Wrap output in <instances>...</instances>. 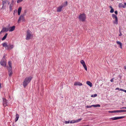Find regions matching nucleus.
Segmentation results:
<instances>
[{"label":"nucleus","mask_w":126,"mask_h":126,"mask_svg":"<svg viewBox=\"0 0 126 126\" xmlns=\"http://www.w3.org/2000/svg\"><path fill=\"white\" fill-rule=\"evenodd\" d=\"M3 106L5 107L7 105V101L4 98H3Z\"/></svg>","instance_id":"9b49d317"},{"label":"nucleus","mask_w":126,"mask_h":126,"mask_svg":"<svg viewBox=\"0 0 126 126\" xmlns=\"http://www.w3.org/2000/svg\"><path fill=\"white\" fill-rule=\"evenodd\" d=\"M7 35L8 33H6L4 36V37L2 38V40H5L6 39Z\"/></svg>","instance_id":"a211bd4d"},{"label":"nucleus","mask_w":126,"mask_h":126,"mask_svg":"<svg viewBox=\"0 0 126 126\" xmlns=\"http://www.w3.org/2000/svg\"><path fill=\"white\" fill-rule=\"evenodd\" d=\"M92 107H100V105L99 104L93 105H92Z\"/></svg>","instance_id":"aec40b11"},{"label":"nucleus","mask_w":126,"mask_h":126,"mask_svg":"<svg viewBox=\"0 0 126 126\" xmlns=\"http://www.w3.org/2000/svg\"><path fill=\"white\" fill-rule=\"evenodd\" d=\"M23 0H18L17 1V2L18 3L22 1Z\"/></svg>","instance_id":"473e14b6"},{"label":"nucleus","mask_w":126,"mask_h":126,"mask_svg":"<svg viewBox=\"0 0 126 126\" xmlns=\"http://www.w3.org/2000/svg\"><path fill=\"white\" fill-rule=\"evenodd\" d=\"M70 121H65V123L66 124H68L70 123Z\"/></svg>","instance_id":"f704fd0d"},{"label":"nucleus","mask_w":126,"mask_h":126,"mask_svg":"<svg viewBox=\"0 0 126 126\" xmlns=\"http://www.w3.org/2000/svg\"><path fill=\"white\" fill-rule=\"evenodd\" d=\"M15 121H16V118L15 119Z\"/></svg>","instance_id":"09e8293b"},{"label":"nucleus","mask_w":126,"mask_h":126,"mask_svg":"<svg viewBox=\"0 0 126 126\" xmlns=\"http://www.w3.org/2000/svg\"><path fill=\"white\" fill-rule=\"evenodd\" d=\"M25 20V19L24 16V15H22L20 16L18 22L19 23L20 21H24Z\"/></svg>","instance_id":"0eeeda50"},{"label":"nucleus","mask_w":126,"mask_h":126,"mask_svg":"<svg viewBox=\"0 0 126 126\" xmlns=\"http://www.w3.org/2000/svg\"><path fill=\"white\" fill-rule=\"evenodd\" d=\"M1 65L2 66L5 67L6 66V62L3 60H1L0 61Z\"/></svg>","instance_id":"9d476101"},{"label":"nucleus","mask_w":126,"mask_h":126,"mask_svg":"<svg viewBox=\"0 0 126 126\" xmlns=\"http://www.w3.org/2000/svg\"><path fill=\"white\" fill-rule=\"evenodd\" d=\"M124 69H126V65H125L124 66Z\"/></svg>","instance_id":"c03bdc74"},{"label":"nucleus","mask_w":126,"mask_h":126,"mask_svg":"<svg viewBox=\"0 0 126 126\" xmlns=\"http://www.w3.org/2000/svg\"><path fill=\"white\" fill-rule=\"evenodd\" d=\"M26 39L27 40H29L32 39L33 37V35L32 34L31 31L28 30L26 32Z\"/></svg>","instance_id":"f03ea898"},{"label":"nucleus","mask_w":126,"mask_h":126,"mask_svg":"<svg viewBox=\"0 0 126 126\" xmlns=\"http://www.w3.org/2000/svg\"><path fill=\"white\" fill-rule=\"evenodd\" d=\"M117 117V119H122L123 118H124L125 117V116H121V117Z\"/></svg>","instance_id":"bb28decb"},{"label":"nucleus","mask_w":126,"mask_h":126,"mask_svg":"<svg viewBox=\"0 0 126 126\" xmlns=\"http://www.w3.org/2000/svg\"><path fill=\"white\" fill-rule=\"evenodd\" d=\"M119 89H120L119 88H116V89H115L116 90H119Z\"/></svg>","instance_id":"79ce46f5"},{"label":"nucleus","mask_w":126,"mask_h":126,"mask_svg":"<svg viewBox=\"0 0 126 126\" xmlns=\"http://www.w3.org/2000/svg\"><path fill=\"white\" fill-rule=\"evenodd\" d=\"M110 7L111 8L110 11V13H113L114 11L113 9L111 6H110Z\"/></svg>","instance_id":"5701e85b"},{"label":"nucleus","mask_w":126,"mask_h":126,"mask_svg":"<svg viewBox=\"0 0 126 126\" xmlns=\"http://www.w3.org/2000/svg\"><path fill=\"white\" fill-rule=\"evenodd\" d=\"M80 62L82 64L84 63H85L84 61L83 60H81L80 61Z\"/></svg>","instance_id":"c85d7f7f"},{"label":"nucleus","mask_w":126,"mask_h":126,"mask_svg":"<svg viewBox=\"0 0 126 126\" xmlns=\"http://www.w3.org/2000/svg\"><path fill=\"white\" fill-rule=\"evenodd\" d=\"M118 112H126V110H118Z\"/></svg>","instance_id":"412c9836"},{"label":"nucleus","mask_w":126,"mask_h":126,"mask_svg":"<svg viewBox=\"0 0 126 126\" xmlns=\"http://www.w3.org/2000/svg\"><path fill=\"white\" fill-rule=\"evenodd\" d=\"M120 109H126V107H122L120 108Z\"/></svg>","instance_id":"4c0bfd02"},{"label":"nucleus","mask_w":126,"mask_h":126,"mask_svg":"<svg viewBox=\"0 0 126 126\" xmlns=\"http://www.w3.org/2000/svg\"><path fill=\"white\" fill-rule=\"evenodd\" d=\"M116 43L118 45H119L120 47V48L122 49V44L120 42L118 41H116Z\"/></svg>","instance_id":"2eb2a0df"},{"label":"nucleus","mask_w":126,"mask_h":126,"mask_svg":"<svg viewBox=\"0 0 126 126\" xmlns=\"http://www.w3.org/2000/svg\"><path fill=\"white\" fill-rule=\"evenodd\" d=\"M86 84L90 87H92V83L89 81H87Z\"/></svg>","instance_id":"f3484780"},{"label":"nucleus","mask_w":126,"mask_h":126,"mask_svg":"<svg viewBox=\"0 0 126 126\" xmlns=\"http://www.w3.org/2000/svg\"><path fill=\"white\" fill-rule=\"evenodd\" d=\"M112 16L113 19H115V20L113 21V24L117 25L118 24V18L117 16L114 14H112Z\"/></svg>","instance_id":"423d86ee"},{"label":"nucleus","mask_w":126,"mask_h":126,"mask_svg":"<svg viewBox=\"0 0 126 126\" xmlns=\"http://www.w3.org/2000/svg\"><path fill=\"white\" fill-rule=\"evenodd\" d=\"M124 92H125L126 93V90H125L124 91Z\"/></svg>","instance_id":"de8ad7c7"},{"label":"nucleus","mask_w":126,"mask_h":126,"mask_svg":"<svg viewBox=\"0 0 126 126\" xmlns=\"http://www.w3.org/2000/svg\"><path fill=\"white\" fill-rule=\"evenodd\" d=\"M113 113L118 112V110L112 111Z\"/></svg>","instance_id":"7c9ffc66"},{"label":"nucleus","mask_w":126,"mask_h":126,"mask_svg":"<svg viewBox=\"0 0 126 126\" xmlns=\"http://www.w3.org/2000/svg\"><path fill=\"white\" fill-rule=\"evenodd\" d=\"M126 6V3H124V5H123L122 3H119V7L120 8H122L123 7L124 8H125Z\"/></svg>","instance_id":"6e6552de"},{"label":"nucleus","mask_w":126,"mask_h":126,"mask_svg":"<svg viewBox=\"0 0 126 126\" xmlns=\"http://www.w3.org/2000/svg\"><path fill=\"white\" fill-rule=\"evenodd\" d=\"M119 90H120V91H123L124 92L125 90H124V89H120Z\"/></svg>","instance_id":"e433bc0d"},{"label":"nucleus","mask_w":126,"mask_h":126,"mask_svg":"<svg viewBox=\"0 0 126 126\" xmlns=\"http://www.w3.org/2000/svg\"><path fill=\"white\" fill-rule=\"evenodd\" d=\"M110 119H111L112 120H114V117L111 118H110Z\"/></svg>","instance_id":"a19ab883"},{"label":"nucleus","mask_w":126,"mask_h":126,"mask_svg":"<svg viewBox=\"0 0 126 126\" xmlns=\"http://www.w3.org/2000/svg\"><path fill=\"white\" fill-rule=\"evenodd\" d=\"M82 85V83L78 82H76L74 83V85L81 86Z\"/></svg>","instance_id":"ddd939ff"},{"label":"nucleus","mask_w":126,"mask_h":126,"mask_svg":"<svg viewBox=\"0 0 126 126\" xmlns=\"http://www.w3.org/2000/svg\"><path fill=\"white\" fill-rule=\"evenodd\" d=\"M13 4L12 3L10 5V10H12V7L13 6Z\"/></svg>","instance_id":"c756f323"},{"label":"nucleus","mask_w":126,"mask_h":126,"mask_svg":"<svg viewBox=\"0 0 126 126\" xmlns=\"http://www.w3.org/2000/svg\"><path fill=\"white\" fill-rule=\"evenodd\" d=\"M82 65H83V67L84 68V69L86 71L87 70V66L85 64V63H83V64H82Z\"/></svg>","instance_id":"6ab92c4d"},{"label":"nucleus","mask_w":126,"mask_h":126,"mask_svg":"<svg viewBox=\"0 0 126 126\" xmlns=\"http://www.w3.org/2000/svg\"><path fill=\"white\" fill-rule=\"evenodd\" d=\"M114 118V120L118 119L117 117H115Z\"/></svg>","instance_id":"c9c22d12"},{"label":"nucleus","mask_w":126,"mask_h":126,"mask_svg":"<svg viewBox=\"0 0 126 126\" xmlns=\"http://www.w3.org/2000/svg\"><path fill=\"white\" fill-rule=\"evenodd\" d=\"M19 117V115L17 114H16V122L18 120Z\"/></svg>","instance_id":"b1692460"},{"label":"nucleus","mask_w":126,"mask_h":126,"mask_svg":"<svg viewBox=\"0 0 126 126\" xmlns=\"http://www.w3.org/2000/svg\"><path fill=\"white\" fill-rule=\"evenodd\" d=\"M114 78H113L110 80V81L111 82H113L114 81Z\"/></svg>","instance_id":"2f4dec72"},{"label":"nucleus","mask_w":126,"mask_h":126,"mask_svg":"<svg viewBox=\"0 0 126 126\" xmlns=\"http://www.w3.org/2000/svg\"><path fill=\"white\" fill-rule=\"evenodd\" d=\"M2 45L3 47H5L6 49H11L13 47V45L10 44L8 45L6 42L3 43Z\"/></svg>","instance_id":"7ed1b4c3"},{"label":"nucleus","mask_w":126,"mask_h":126,"mask_svg":"<svg viewBox=\"0 0 126 126\" xmlns=\"http://www.w3.org/2000/svg\"><path fill=\"white\" fill-rule=\"evenodd\" d=\"M121 35H122V34L121 33V32H120V34L119 35V36H120Z\"/></svg>","instance_id":"37998d69"},{"label":"nucleus","mask_w":126,"mask_h":126,"mask_svg":"<svg viewBox=\"0 0 126 126\" xmlns=\"http://www.w3.org/2000/svg\"><path fill=\"white\" fill-rule=\"evenodd\" d=\"M115 13L116 15L118 14V12L117 11H115Z\"/></svg>","instance_id":"58836bf2"},{"label":"nucleus","mask_w":126,"mask_h":126,"mask_svg":"<svg viewBox=\"0 0 126 126\" xmlns=\"http://www.w3.org/2000/svg\"><path fill=\"white\" fill-rule=\"evenodd\" d=\"M22 8L21 7H19L18 8V11H17V13H18V15H20V13L22 10Z\"/></svg>","instance_id":"4468645a"},{"label":"nucleus","mask_w":126,"mask_h":126,"mask_svg":"<svg viewBox=\"0 0 126 126\" xmlns=\"http://www.w3.org/2000/svg\"><path fill=\"white\" fill-rule=\"evenodd\" d=\"M76 123L75 120H71L70 121V123Z\"/></svg>","instance_id":"393cba45"},{"label":"nucleus","mask_w":126,"mask_h":126,"mask_svg":"<svg viewBox=\"0 0 126 126\" xmlns=\"http://www.w3.org/2000/svg\"><path fill=\"white\" fill-rule=\"evenodd\" d=\"M15 26H13L12 27L8 28L9 31V32H12L15 29Z\"/></svg>","instance_id":"1a4fd4ad"},{"label":"nucleus","mask_w":126,"mask_h":126,"mask_svg":"<svg viewBox=\"0 0 126 126\" xmlns=\"http://www.w3.org/2000/svg\"><path fill=\"white\" fill-rule=\"evenodd\" d=\"M1 88V83H0V89Z\"/></svg>","instance_id":"a18cd8bd"},{"label":"nucleus","mask_w":126,"mask_h":126,"mask_svg":"<svg viewBox=\"0 0 126 126\" xmlns=\"http://www.w3.org/2000/svg\"><path fill=\"white\" fill-rule=\"evenodd\" d=\"M108 112L109 113H113V111H108Z\"/></svg>","instance_id":"ea45409f"},{"label":"nucleus","mask_w":126,"mask_h":126,"mask_svg":"<svg viewBox=\"0 0 126 126\" xmlns=\"http://www.w3.org/2000/svg\"><path fill=\"white\" fill-rule=\"evenodd\" d=\"M6 3V1H4L3 0L2 1V5H3L2 6H3L4 5V4H5Z\"/></svg>","instance_id":"cd10ccee"},{"label":"nucleus","mask_w":126,"mask_h":126,"mask_svg":"<svg viewBox=\"0 0 126 126\" xmlns=\"http://www.w3.org/2000/svg\"><path fill=\"white\" fill-rule=\"evenodd\" d=\"M32 78L31 76H30L25 79L23 82V85L24 87H25L30 83Z\"/></svg>","instance_id":"f257e3e1"},{"label":"nucleus","mask_w":126,"mask_h":126,"mask_svg":"<svg viewBox=\"0 0 126 126\" xmlns=\"http://www.w3.org/2000/svg\"><path fill=\"white\" fill-rule=\"evenodd\" d=\"M92 107V105L91 106H86V107L87 108H91Z\"/></svg>","instance_id":"72a5a7b5"},{"label":"nucleus","mask_w":126,"mask_h":126,"mask_svg":"<svg viewBox=\"0 0 126 126\" xmlns=\"http://www.w3.org/2000/svg\"><path fill=\"white\" fill-rule=\"evenodd\" d=\"M8 64L9 66V67H8V69H12L11 66V62L10 61H9L8 62Z\"/></svg>","instance_id":"dca6fc26"},{"label":"nucleus","mask_w":126,"mask_h":126,"mask_svg":"<svg viewBox=\"0 0 126 126\" xmlns=\"http://www.w3.org/2000/svg\"><path fill=\"white\" fill-rule=\"evenodd\" d=\"M67 4V1H66L65 3L63 5H61L59 7H58L57 10V12H60L61 11L63 8V7L66 6Z\"/></svg>","instance_id":"39448f33"},{"label":"nucleus","mask_w":126,"mask_h":126,"mask_svg":"<svg viewBox=\"0 0 126 126\" xmlns=\"http://www.w3.org/2000/svg\"><path fill=\"white\" fill-rule=\"evenodd\" d=\"M8 69V74L9 76L10 77L13 74V73L12 71V69H11L10 68Z\"/></svg>","instance_id":"f8f14e48"},{"label":"nucleus","mask_w":126,"mask_h":126,"mask_svg":"<svg viewBox=\"0 0 126 126\" xmlns=\"http://www.w3.org/2000/svg\"><path fill=\"white\" fill-rule=\"evenodd\" d=\"M97 96V94H95L94 95H91V97H96Z\"/></svg>","instance_id":"a878e982"},{"label":"nucleus","mask_w":126,"mask_h":126,"mask_svg":"<svg viewBox=\"0 0 126 126\" xmlns=\"http://www.w3.org/2000/svg\"><path fill=\"white\" fill-rule=\"evenodd\" d=\"M124 92H125L126 93V90H125L124 91Z\"/></svg>","instance_id":"49530a36"},{"label":"nucleus","mask_w":126,"mask_h":126,"mask_svg":"<svg viewBox=\"0 0 126 126\" xmlns=\"http://www.w3.org/2000/svg\"><path fill=\"white\" fill-rule=\"evenodd\" d=\"M86 17L85 14L84 13L80 14L79 16V19L80 21H85L86 19Z\"/></svg>","instance_id":"20e7f679"},{"label":"nucleus","mask_w":126,"mask_h":126,"mask_svg":"<svg viewBox=\"0 0 126 126\" xmlns=\"http://www.w3.org/2000/svg\"><path fill=\"white\" fill-rule=\"evenodd\" d=\"M82 120V118H80L79 119L77 120H75V122L76 123H78V122H80L81 120Z\"/></svg>","instance_id":"4be33fe9"}]
</instances>
